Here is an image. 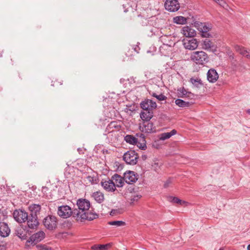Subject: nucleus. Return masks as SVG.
Returning a JSON list of instances; mask_svg holds the SVG:
<instances>
[{"label": "nucleus", "instance_id": "29", "mask_svg": "<svg viewBox=\"0 0 250 250\" xmlns=\"http://www.w3.org/2000/svg\"><path fill=\"white\" fill-rule=\"evenodd\" d=\"M140 149L145 150L146 148V142L145 139L142 138L141 140L137 139V143L135 144Z\"/></svg>", "mask_w": 250, "mask_h": 250}, {"label": "nucleus", "instance_id": "9", "mask_svg": "<svg viewBox=\"0 0 250 250\" xmlns=\"http://www.w3.org/2000/svg\"><path fill=\"white\" fill-rule=\"evenodd\" d=\"M178 0H167L165 3L166 9L170 12H176L180 8Z\"/></svg>", "mask_w": 250, "mask_h": 250}, {"label": "nucleus", "instance_id": "33", "mask_svg": "<svg viewBox=\"0 0 250 250\" xmlns=\"http://www.w3.org/2000/svg\"><path fill=\"white\" fill-rule=\"evenodd\" d=\"M168 200L171 202H173L180 205H182V204H184L185 203V201H183L177 197L172 196L168 197Z\"/></svg>", "mask_w": 250, "mask_h": 250}, {"label": "nucleus", "instance_id": "42", "mask_svg": "<svg viewBox=\"0 0 250 250\" xmlns=\"http://www.w3.org/2000/svg\"><path fill=\"white\" fill-rule=\"evenodd\" d=\"M98 247H99V245H95L92 246L91 249L94 250H99Z\"/></svg>", "mask_w": 250, "mask_h": 250}, {"label": "nucleus", "instance_id": "39", "mask_svg": "<svg viewBox=\"0 0 250 250\" xmlns=\"http://www.w3.org/2000/svg\"><path fill=\"white\" fill-rule=\"evenodd\" d=\"M110 246L109 244L105 245H99V250H107L108 248Z\"/></svg>", "mask_w": 250, "mask_h": 250}, {"label": "nucleus", "instance_id": "2", "mask_svg": "<svg viewBox=\"0 0 250 250\" xmlns=\"http://www.w3.org/2000/svg\"><path fill=\"white\" fill-rule=\"evenodd\" d=\"M190 59L198 64L203 65L208 62V54L203 51L193 52L191 54Z\"/></svg>", "mask_w": 250, "mask_h": 250}, {"label": "nucleus", "instance_id": "32", "mask_svg": "<svg viewBox=\"0 0 250 250\" xmlns=\"http://www.w3.org/2000/svg\"><path fill=\"white\" fill-rule=\"evenodd\" d=\"M125 140L127 143L130 144L135 145L137 142V138H136L131 135H127L125 137Z\"/></svg>", "mask_w": 250, "mask_h": 250}, {"label": "nucleus", "instance_id": "18", "mask_svg": "<svg viewBox=\"0 0 250 250\" xmlns=\"http://www.w3.org/2000/svg\"><path fill=\"white\" fill-rule=\"evenodd\" d=\"M182 33L186 37H193L196 35V31L188 26L184 27Z\"/></svg>", "mask_w": 250, "mask_h": 250}, {"label": "nucleus", "instance_id": "24", "mask_svg": "<svg viewBox=\"0 0 250 250\" xmlns=\"http://www.w3.org/2000/svg\"><path fill=\"white\" fill-rule=\"evenodd\" d=\"M175 104L180 107H188L193 104L192 102H188L182 99H177L175 101Z\"/></svg>", "mask_w": 250, "mask_h": 250}, {"label": "nucleus", "instance_id": "5", "mask_svg": "<svg viewBox=\"0 0 250 250\" xmlns=\"http://www.w3.org/2000/svg\"><path fill=\"white\" fill-rule=\"evenodd\" d=\"M57 213L59 216L63 218H67L72 215L74 217V209L72 210L71 208L67 205L59 207Z\"/></svg>", "mask_w": 250, "mask_h": 250}, {"label": "nucleus", "instance_id": "16", "mask_svg": "<svg viewBox=\"0 0 250 250\" xmlns=\"http://www.w3.org/2000/svg\"><path fill=\"white\" fill-rule=\"evenodd\" d=\"M11 230L7 223L0 222V236L2 237H6L9 235Z\"/></svg>", "mask_w": 250, "mask_h": 250}, {"label": "nucleus", "instance_id": "20", "mask_svg": "<svg viewBox=\"0 0 250 250\" xmlns=\"http://www.w3.org/2000/svg\"><path fill=\"white\" fill-rule=\"evenodd\" d=\"M218 74L215 70L210 69L208 71L207 73V79L210 82H215L218 79Z\"/></svg>", "mask_w": 250, "mask_h": 250}, {"label": "nucleus", "instance_id": "31", "mask_svg": "<svg viewBox=\"0 0 250 250\" xmlns=\"http://www.w3.org/2000/svg\"><path fill=\"white\" fill-rule=\"evenodd\" d=\"M189 81L196 87H199L202 84V81L199 78H191Z\"/></svg>", "mask_w": 250, "mask_h": 250}, {"label": "nucleus", "instance_id": "22", "mask_svg": "<svg viewBox=\"0 0 250 250\" xmlns=\"http://www.w3.org/2000/svg\"><path fill=\"white\" fill-rule=\"evenodd\" d=\"M153 116L152 111L144 110L140 113V117L143 121H149Z\"/></svg>", "mask_w": 250, "mask_h": 250}, {"label": "nucleus", "instance_id": "6", "mask_svg": "<svg viewBox=\"0 0 250 250\" xmlns=\"http://www.w3.org/2000/svg\"><path fill=\"white\" fill-rule=\"evenodd\" d=\"M43 224L44 227L49 230H53L57 227V217L53 215H48L44 218Z\"/></svg>", "mask_w": 250, "mask_h": 250}, {"label": "nucleus", "instance_id": "37", "mask_svg": "<svg viewBox=\"0 0 250 250\" xmlns=\"http://www.w3.org/2000/svg\"><path fill=\"white\" fill-rule=\"evenodd\" d=\"M142 196L141 195L137 194H134L131 196V201L132 203L135 201H137Z\"/></svg>", "mask_w": 250, "mask_h": 250}, {"label": "nucleus", "instance_id": "23", "mask_svg": "<svg viewBox=\"0 0 250 250\" xmlns=\"http://www.w3.org/2000/svg\"><path fill=\"white\" fill-rule=\"evenodd\" d=\"M29 209L31 211L30 215H36L37 216L38 214H39L41 211V207L40 205L33 204L29 207Z\"/></svg>", "mask_w": 250, "mask_h": 250}, {"label": "nucleus", "instance_id": "30", "mask_svg": "<svg viewBox=\"0 0 250 250\" xmlns=\"http://www.w3.org/2000/svg\"><path fill=\"white\" fill-rule=\"evenodd\" d=\"M234 48L235 50L239 53L240 54L243 55V56H245L248 53L249 51L247 49H246L244 47L240 46L238 45H235L234 46Z\"/></svg>", "mask_w": 250, "mask_h": 250}, {"label": "nucleus", "instance_id": "26", "mask_svg": "<svg viewBox=\"0 0 250 250\" xmlns=\"http://www.w3.org/2000/svg\"><path fill=\"white\" fill-rule=\"evenodd\" d=\"M173 22L178 24H184L187 23V19L183 16H176L173 19Z\"/></svg>", "mask_w": 250, "mask_h": 250}, {"label": "nucleus", "instance_id": "46", "mask_svg": "<svg viewBox=\"0 0 250 250\" xmlns=\"http://www.w3.org/2000/svg\"><path fill=\"white\" fill-rule=\"evenodd\" d=\"M229 59L232 61L234 59L233 54H231L229 55Z\"/></svg>", "mask_w": 250, "mask_h": 250}, {"label": "nucleus", "instance_id": "13", "mask_svg": "<svg viewBox=\"0 0 250 250\" xmlns=\"http://www.w3.org/2000/svg\"><path fill=\"white\" fill-rule=\"evenodd\" d=\"M177 95L180 98H187L192 100L194 99L195 95L191 92L188 91L184 87H180L177 89Z\"/></svg>", "mask_w": 250, "mask_h": 250}, {"label": "nucleus", "instance_id": "11", "mask_svg": "<svg viewBox=\"0 0 250 250\" xmlns=\"http://www.w3.org/2000/svg\"><path fill=\"white\" fill-rule=\"evenodd\" d=\"M139 175L134 171H129L124 173V179L129 184L135 183L138 179Z\"/></svg>", "mask_w": 250, "mask_h": 250}, {"label": "nucleus", "instance_id": "44", "mask_svg": "<svg viewBox=\"0 0 250 250\" xmlns=\"http://www.w3.org/2000/svg\"><path fill=\"white\" fill-rule=\"evenodd\" d=\"M0 250H6V247L3 245H0Z\"/></svg>", "mask_w": 250, "mask_h": 250}, {"label": "nucleus", "instance_id": "7", "mask_svg": "<svg viewBox=\"0 0 250 250\" xmlns=\"http://www.w3.org/2000/svg\"><path fill=\"white\" fill-rule=\"evenodd\" d=\"M45 237L44 232L42 231H39L38 232L33 234L29 238V240H27L25 247L26 248L29 247V245L31 243V245H34L36 243L42 241Z\"/></svg>", "mask_w": 250, "mask_h": 250}, {"label": "nucleus", "instance_id": "47", "mask_svg": "<svg viewBox=\"0 0 250 250\" xmlns=\"http://www.w3.org/2000/svg\"><path fill=\"white\" fill-rule=\"evenodd\" d=\"M142 138H143L144 139H145V136L143 134H141L140 136V139L139 140H141Z\"/></svg>", "mask_w": 250, "mask_h": 250}, {"label": "nucleus", "instance_id": "8", "mask_svg": "<svg viewBox=\"0 0 250 250\" xmlns=\"http://www.w3.org/2000/svg\"><path fill=\"white\" fill-rule=\"evenodd\" d=\"M28 214L24 210H15L13 212L15 220L19 223L25 222L28 219Z\"/></svg>", "mask_w": 250, "mask_h": 250}, {"label": "nucleus", "instance_id": "17", "mask_svg": "<svg viewBox=\"0 0 250 250\" xmlns=\"http://www.w3.org/2000/svg\"><path fill=\"white\" fill-rule=\"evenodd\" d=\"M184 46L186 49L194 50L198 47V42L195 39H192L189 40H187L184 41Z\"/></svg>", "mask_w": 250, "mask_h": 250}, {"label": "nucleus", "instance_id": "1", "mask_svg": "<svg viewBox=\"0 0 250 250\" xmlns=\"http://www.w3.org/2000/svg\"><path fill=\"white\" fill-rule=\"evenodd\" d=\"M78 208L74 209V217L78 221L83 222L87 220H93L98 217V215L89 210L90 202L85 199L81 198L77 201Z\"/></svg>", "mask_w": 250, "mask_h": 250}, {"label": "nucleus", "instance_id": "14", "mask_svg": "<svg viewBox=\"0 0 250 250\" xmlns=\"http://www.w3.org/2000/svg\"><path fill=\"white\" fill-rule=\"evenodd\" d=\"M26 221H27L28 228L31 229H36L39 225L38 216L36 215H29L28 216V219Z\"/></svg>", "mask_w": 250, "mask_h": 250}, {"label": "nucleus", "instance_id": "28", "mask_svg": "<svg viewBox=\"0 0 250 250\" xmlns=\"http://www.w3.org/2000/svg\"><path fill=\"white\" fill-rule=\"evenodd\" d=\"M213 43L210 40L205 39L202 43V48L205 50H209L213 47Z\"/></svg>", "mask_w": 250, "mask_h": 250}, {"label": "nucleus", "instance_id": "51", "mask_svg": "<svg viewBox=\"0 0 250 250\" xmlns=\"http://www.w3.org/2000/svg\"><path fill=\"white\" fill-rule=\"evenodd\" d=\"M78 151H81V149L80 148H78Z\"/></svg>", "mask_w": 250, "mask_h": 250}, {"label": "nucleus", "instance_id": "27", "mask_svg": "<svg viewBox=\"0 0 250 250\" xmlns=\"http://www.w3.org/2000/svg\"><path fill=\"white\" fill-rule=\"evenodd\" d=\"M108 129H111V131H113L114 130L118 131L121 129V125L117 122L113 121L111 122L107 126Z\"/></svg>", "mask_w": 250, "mask_h": 250}, {"label": "nucleus", "instance_id": "50", "mask_svg": "<svg viewBox=\"0 0 250 250\" xmlns=\"http://www.w3.org/2000/svg\"><path fill=\"white\" fill-rule=\"evenodd\" d=\"M247 250H250V244L248 246Z\"/></svg>", "mask_w": 250, "mask_h": 250}, {"label": "nucleus", "instance_id": "3", "mask_svg": "<svg viewBox=\"0 0 250 250\" xmlns=\"http://www.w3.org/2000/svg\"><path fill=\"white\" fill-rule=\"evenodd\" d=\"M195 26L200 33V35L202 37L209 38L211 37V35L209 33V31L211 29V25L207 23L203 22H195Z\"/></svg>", "mask_w": 250, "mask_h": 250}, {"label": "nucleus", "instance_id": "19", "mask_svg": "<svg viewBox=\"0 0 250 250\" xmlns=\"http://www.w3.org/2000/svg\"><path fill=\"white\" fill-rule=\"evenodd\" d=\"M111 180L113 181L115 187H122L124 185V179L120 175L115 174L112 176Z\"/></svg>", "mask_w": 250, "mask_h": 250}, {"label": "nucleus", "instance_id": "25", "mask_svg": "<svg viewBox=\"0 0 250 250\" xmlns=\"http://www.w3.org/2000/svg\"><path fill=\"white\" fill-rule=\"evenodd\" d=\"M177 131L175 129L172 130L169 132H165L160 135L159 139L160 140H165L170 138L172 136L176 134Z\"/></svg>", "mask_w": 250, "mask_h": 250}, {"label": "nucleus", "instance_id": "41", "mask_svg": "<svg viewBox=\"0 0 250 250\" xmlns=\"http://www.w3.org/2000/svg\"><path fill=\"white\" fill-rule=\"evenodd\" d=\"M172 180L173 179L172 178H169L167 179L164 184V187L167 188L169 186V185L172 182Z\"/></svg>", "mask_w": 250, "mask_h": 250}, {"label": "nucleus", "instance_id": "34", "mask_svg": "<svg viewBox=\"0 0 250 250\" xmlns=\"http://www.w3.org/2000/svg\"><path fill=\"white\" fill-rule=\"evenodd\" d=\"M108 224L111 226H116L117 227H120L124 226L125 224V223L122 221H114L109 222Z\"/></svg>", "mask_w": 250, "mask_h": 250}, {"label": "nucleus", "instance_id": "21", "mask_svg": "<svg viewBox=\"0 0 250 250\" xmlns=\"http://www.w3.org/2000/svg\"><path fill=\"white\" fill-rule=\"evenodd\" d=\"M92 197L96 202L99 204L103 203L104 200V193L100 191L93 192L92 195Z\"/></svg>", "mask_w": 250, "mask_h": 250}, {"label": "nucleus", "instance_id": "4", "mask_svg": "<svg viewBox=\"0 0 250 250\" xmlns=\"http://www.w3.org/2000/svg\"><path fill=\"white\" fill-rule=\"evenodd\" d=\"M139 158L138 155L135 151L130 150L125 153L123 156V159L126 164L130 165L136 164Z\"/></svg>", "mask_w": 250, "mask_h": 250}, {"label": "nucleus", "instance_id": "53", "mask_svg": "<svg viewBox=\"0 0 250 250\" xmlns=\"http://www.w3.org/2000/svg\"><path fill=\"white\" fill-rule=\"evenodd\" d=\"M219 250H223V249H220Z\"/></svg>", "mask_w": 250, "mask_h": 250}, {"label": "nucleus", "instance_id": "48", "mask_svg": "<svg viewBox=\"0 0 250 250\" xmlns=\"http://www.w3.org/2000/svg\"><path fill=\"white\" fill-rule=\"evenodd\" d=\"M137 48H138V46L135 47L134 48V50L135 51H136V52H138L137 51Z\"/></svg>", "mask_w": 250, "mask_h": 250}, {"label": "nucleus", "instance_id": "12", "mask_svg": "<svg viewBox=\"0 0 250 250\" xmlns=\"http://www.w3.org/2000/svg\"><path fill=\"white\" fill-rule=\"evenodd\" d=\"M141 107L144 110L152 111L157 107L156 102L151 100L147 99L141 103Z\"/></svg>", "mask_w": 250, "mask_h": 250}, {"label": "nucleus", "instance_id": "43", "mask_svg": "<svg viewBox=\"0 0 250 250\" xmlns=\"http://www.w3.org/2000/svg\"><path fill=\"white\" fill-rule=\"evenodd\" d=\"M117 212V210H115V209H112L111 211H110V215H114L116 214V212Z\"/></svg>", "mask_w": 250, "mask_h": 250}, {"label": "nucleus", "instance_id": "52", "mask_svg": "<svg viewBox=\"0 0 250 250\" xmlns=\"http://www.w3.org/2000/svg\"><path fill=\"white\" fill-rule=\"evenodd\" d=\"M233 63H234V65L235 66H236V64L235 63H234V62H233Z\"/></svg>", "mask_w": 250, "mask_h": 250}, {"label": "nucleus", "instance_id": "15", "mask_svg": "<svg viewBox=\"0 0 250 250\" xmlns=\"http://www.w3.org/2000/svg\"><path fill=\"white\" fill-rule=\"evenodd\" d=\"M101 185L104 189L107 191L113 192L116 190V187H115L113 181L111 180H108L104 182L102 181Z\"/></svg>", "mask_w": 250, "mask_h": 250}, {"label": "nucleus", "instance_id": "45", "mask_svg": "<svg viewBox=\"0 0 250 250\" xmlns=\"http://www.w3.org/2000/svg\"><path fill=\"white\" fill-rule=\"evenodd\" d=\"M245 57L248 59H250V50H249L248 53L246 55Z\"/></svg>", "mask_w": 250, "mask_h": 250}, {"label": "nucleus", "instance_id": "40", "mask_svg": "<svg viewBox=\"0 0 250 250\" xmlns=\"http://www.w3.org/2000/svg\"><path fill=\"white\" fill-rule=\"evenodd\" d=\"M213 1L217 2L221 6L224 7L227 4L226 2L224 0H213Z\"/></svg>", "mask_w": 250, "mask_h": 250}, {"label": "nucleus", "instance_id": "38", "mask_svg": "<svg viewBox=\"0 0 250 250\" xmlns=\"http://www.w3.org/2000/svg\"><path fill=\"white\" fill-rule=\"evenodd\" d=\"M86 178L87 180L91 184H95L97 183V178L95 177L88 176Z\"/></svg>", "mask_w": 250, "mask_h": 250}, {"label": "nucleus", "instance_id": "36", "mask_svg": "<svg viewBox=\"0 0 250 250\" xmlns=\"http://www.w3.org/2000/svg\"><path fill=\"white\" fill-rule=\"evenodd\" d=\"M38 250H51V248L45 245H38L36 246Z\"/></svg>", "mask_w": 250, "mask_h": 250}, {"label": "nucleus", "instance_id": "35", "mask_svg": "<svg viewBox=\"0 0 250 250\" xmlns=\"http://www.w3.org/2000/svg\"><path fill=\"white\" fill-rule=\"evenodd\" d=\"M152 96L154 97L157 98L159 101H164L167 99V97L163 94H161L160 95H157L155 93H153L152 94Z\"/></svg>", "mask_w": 250, "mask_h": 250}, {"label": "nucleus", "instance_id": "10", "mask_svg": "<svg viewBox=\"0 0 250 250\" xmlns=\"http://www.w3.org/2000/svg\"><path fill=\"white\" fill-rule=\"evenodd\" d=\"M139 128L142 132L146 133H151L155 131L153 124L149 121H143L142 124H140Z\"/></svg>", "mask_w": 250, "mask_h": 250}, {"label": "nucleus", "instance_id": "49", "mask_svg": "<svg viewBox=\"0 0 250 250\" xmlns=\"http://www.w3.org/2000/svg\"><path fill=\"white\" fill-rule=\"evenodd\" d=\"M247 112L248 114H250V109H248V110H247Z\"/></svg>", "mask_w": 250, "mask_h": 250}]
</instances>
